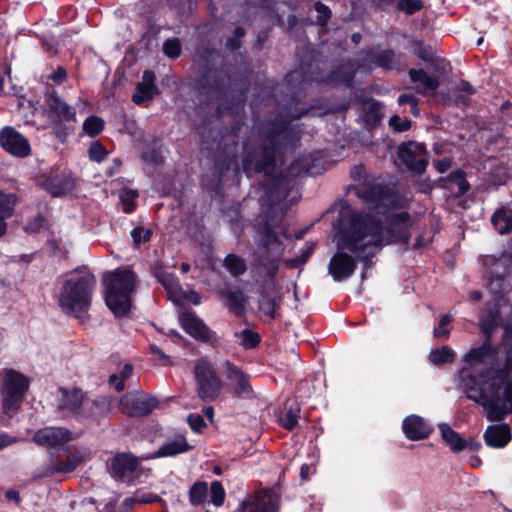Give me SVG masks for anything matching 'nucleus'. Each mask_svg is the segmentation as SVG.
Returning a JSON list of instances; mask_svg holds the SVG:
<instances>
[{
	"label": "nucleus",
	"mask_w": 512,
	"mask_h": 512,
	"mask_svg": "<svg viewBox=\"0 0 512 512\" xmlns=\"http://www.w3.org/2000/svg\"><path fill=\"white\" fill-rule=\"evenodd\" d=\"M312 157L310 155L296 159L292 162L289 168L290 176H298L301 174H308L313 168Z\"/></svg>",
	"instance_id": "38"
},
{
	"label": "nucleus",
	"mask_w": 512,
	"mask_h": 512,
	"mask_svg": "<svg viewBox=\"0 0 512 512\" xmlns=\"http://www.w3.org/2000/svg\"><path fill=\"white\" fill-rule=\"evenodd\" d=\"M163 51L170 58H177L181 54V43L179 39H168L163 44Z\"/></svg>",
	"instance_id": "47"
},
{
	"label": "nucleus",
	"mask_w": 512,
	"mask_h": 512,
	"mask_svg": "<svg viewBox=\"0 0 512 512\" xmlns=\"http://www.w3.org/2000/svg\"><path fill=\"white\" fill-rule=\"evenodd\" d=\"M187 421L191 429L195 432H200L201 429L206 426L205 421L200 414H190Z\"/></svg>",
	"instance_id": "57"
},
{
	"label": "nucleus",
	"mask_w": 512,
	"mask_h": 512,
	"mask_svg": "<svg viewBox=\"0 0 512 512\" xmlns=\"http://www.w3.org/2000/svg\"><path fill=\"white\" fill-rule=\"evenodd\" d=\"M138 191L133 189H123L120 192V199L123 203V209L126 213H130L134 208V200L138 197Z\"/></svg>",
	"instance_id": "46"
},
{
	"label": "nucleus",
	"mask_w": 512,
	"mask_h": 512,
	"mask_svg": "<svg viewBox=\"0 0 512 512\" xmlns=\"http://www.w3.org/2000/svg\"><path fill=\"white\" fill-rule=\"evenodd\" d=\"M87 398L83 397V394L79 390L65 391L63 392L62 400L58 405V410L67 412L64 416L67 417L69 414L80 415L83 409L84 403Z\"/></svg>",
	"instance_id": "25"
},
{
	"label": "nucleus",
	"mask_w": 512,
	"mask_h": 512,
	"mask_svg": "<svg viewBox=\"0 0 512 512\" xmlns=\"http://www.w3.org/2000/svg\"><path fill=\"white\" fill-rule=\"evenodd\" d=\"M108 410L109 405L106 399H87L79 416L97 421L98 418L107 413Z\"/></svg>",
	"instance_id": "28"
},
{
	"label": "nucleus",
	"mask_w": 512,
	"mask_h": 512,
	"mask_svg": "<svg viewBox=\"0 0 512 512\" xmlns=\"http://www.w3.org/2000/svg\"><path fill=\"white\" fill-rule=\"evenodd\" d=\"M398 159L412 173L422 174L428 165V156L422 144L409 141L398 147Z\"/></svg>",
	"instance_id": "11"
},
{
	"label": "nucleus",
	"mask_w": 512,
	"mask_h": 512,
	"mask_svg": "<svg viewBox=\"0 0 512 512\" xmlns=\"http://www.w3.org/2000/svg\"><path fill=\"white\" fill-rule=\"evenodd\" d=\"M429 360L435 365L450 363L454 360V352L448 346H443L440 349L432 350L429 355Z\"/></svg>",
	"instance_id": "39"
},
{
	"label": "nucleus",
	"mask_w": 512,
	"mask_h": 512,
	"mask_svg": "<svg viewBox=\"0 0 512 512\" xmlns=\"http://www.w3.org/2000/svg\"><path fill=\"white\" fill-rule=\"evenodd\" d=\"M29 387V380L21 373L8 369L5 370L2 384V406L4 413H15L24 398Z\"/></svg>",
	"instance_id": "9"
},
{
	"label": "nucleus",
	"mask_w": 512,
	"mask_h": 512,
	"mask_svg": "<svg viewBox=\"0 0 512 512\" xmlns=\"http://www.w3.org/2000/svg\"><path fill=\"white\" fill-rule=\"evenodd\" d=\"M71 439V432L65 428L47 427L38 430L33 440L42 446L55 447Z\"/></svg>",
	"instance_id": "17"
},
{
	"label": "nucleus",
	"mask_w": 512,
	"mask_h": 512,
	"mask_svg": "<svg viewBox=\"0 0 512 512\" xmlns=\"http://www.w3.org/2000/svg\"><path fill=\"white\" fill-rule=\"evenodd\" d=\"M191 449L192 446L187 443L186 439L183 436H179L160 447L153 455V458L175 456Z\"/></svg>",
	"instance_id": "29"
},
{
	"label": "nucleus",
	"mask_w": 512,
	"mask_h": 512,
	"mask_svg": "<svg viewBox=\"0 0 512 512\" xmlns=\"http://www.w3.org/2000/svg\"><path fill=\"white\" fill-rule=\"evenodd\" d=\"M150 350L152 354L163 364L167 365L169 364V356L166 355L158 346L152 344L150 345Z\"/></svg>",
	"instance_id": "58"
},
{
	"label": "nucleus",
	"mask_w": 512,
	"mask_h": 512,
	"mask_svg": "<svg viewBox=\"0 0 512 512\" xmlns=\"http://www.w3.org/2000/svg\"><path fill=\"white\" fill-rule=\"evenodd\" d=\"M151 235L152 231L150 229H143L142 227H136L131 232V236L136 246L149 241Z\"/></svg>",
	"instance_id": "51"
},
{
	"label": "nucleus",
	"mask_w": 512,
	"mask_h": 512,
	"mask_svg": "<svg viewBox=\"0 0 512 512\" xmlns=\"http://www.w3.org/2000/svg\"><path fill=\"white\" fill-rule=\"evenodd\" d=\"M136 457L127 453L115 455L110 463V470L114 478L124 479L132 475L138 468Z\"/></svg>",
	"instance_id": "19"
},
{
	"label": "nucleus",
	"mask_w": 512,
	"mask_h": 512,
	"mask_svg": "<svg viewBox=\"0 0 512 512\" xmlns=\"http://www.w3.org/2000/svg\"><path fill=\"white\" fill-rule=\"evenodd\" d=\"M224 374L235 396L241 398L253 397L254 391L248 374L229 361L224 364Z\"/></svg>",
	"instance_id": "14"
},
{
	"label": "nucleus",
	"mask_w": 512,
	"mask_h": 512,
	"mask_svg": "<svg viewBox=\"0 0 512 512\" xmlns=\"http://www.w3.org/2000/svg\"><path fill=\"white\" fill-rule=\"evenodd\" d=\"M462 385L467 397L483 407L489 421H502L512 412V381L499 370L487 369L478 377L466 375Z\"/></svg>",
	"instance_id": "3"
},
{
	"label": "nucleus",
	"mask_w": 512,
	"mask_h": 512,
	"mask_svg": "<svg viewBox=\"0 0 512 512\" xmlns=\"http://www.w3.org/2000/svg\"><path fill=\"white\" fill-rule=\"evenodd\" d=\"M225 267L233 276H238L246 271L244 261L234 254L228 255L224 260Z\"/></svg>",
	"instance_id": "41"
},
{
	"label": "nucleus",
	"mask_w": 512,
	"mask_h": 512,
	"mask_svg": "<svg viewBox=\"0 0 512 512\" xmlns=\"http://www.w3.org/2000/svg\"><path fill=\"white\" fill-rule=\"evenodd\" d=\"M484 439L488 446L502 448L511 439L510 428L507 424L490 425L484 433Z\"/></svg>",
	"instance_id": "24"
},
{
	"label": "nucleus",
	"mask_w": 512,
	"mask_h": 512,
	"mask_svg": "<svg viewBox=\"0 0 512 512\" xmlns=\"http://www.w3.org/2000/svg\"><path fill=\"white\" fill-rule=\"evenodd\" d=\"M389 124L397 132H403L410 128L411 121L408 119L402 120L398 115H394L390 118Z\"/></svg>",
	"instance_id": "56"
},
{
	"label": "nucleus",
	"mask_w": 512,
	"mask_h": 512,
	"mask_svg": "<svg viewBox=\"0 0 512 512\" xmlns=\"http://www.w3.org/2000/svg\"><path fill=\"white\" fill-rule=\"evenodd\" d=\"M105 301L115 316H125L131 308L136 276L130 270H115L104 275Z\"/></svg>",
	"instance_id": "5"
},
{
	"label": "nucleus",
	"mask_w": 512,
	"mask_h": 512,
	"mask_svg": "<svg viewBox=\"0 0 512 512\" xmlns=\"http://www.w3.org/2000/svg\"><path fill=\"white\" fill-rule=\"evenodd\" d=\"M434 67V70L440 74H444L447 71V63L444 59L433 58L431 61Z\"/></svg>",
	"instance_id": "61"
},
{
	"label": "nucleus",
	"mask_w": 512,
	"mask_h": 512,
	"mask_svg": "<svg viewBox=\"0 0 512 512\" xmlns=\"http://www.w3.org/2000/svg\"><path fill=\"white\" fill-rule=\"evenodd\" d=\"M278 503L279 497L273 490H264L242 501L237 512H276Z\"/></svg>",
	"instance_id": "13"
},
{
	"label": "nucleus",
	"mask_w": 512,
	"mask_h": 512,
	"mask_svg": "<svg viewBox=\"0 0 512 512\" xmlns=\"http://www.w3.org/2000/svg\"><path fill=\"white\" fill-rule=\"evenodd\" d=\"M300 407L295 401H287L279 416L280 424L287 430L294 429L298 424Z\"/></svg>",
	"instance_id": "32"
},
{
	"label": "nucleus",
	"mask_w": 512,
	"mask_h": 512,
	"mask_svg": "<svg viewBox=\"0 0 512 512\" xmlns=\"http://www.w3.org/2000/svg\"><path fill=\"white\" fill-rule=\"evenodd\" d=\"M351 215L353 219H361L367 222L370 221L376 227V236L380 240L377 247V253L384 245L396 241L407 243L410 238L409 214L407 212L390 215L385 224L380 218L369 213H353Z\"/></svg>",
	"instance_id": "6"
},
{
	"label": "nucleus",
	"mask_w": 512,
	"mask_h": 512,
	"mask_svg": "<svg viewBox=\"0 0 512 512\" xmlns=\"http://www.w3.org/2000/svg\"><path fill=\"white\" fill-rule=\"evenodd\" d=\"M83 462V456L80 452H69L64 461L57 462L51 459L47 474L70 473L74 471Z\"/></svg>",
	"instance_id": "27"
},
{
	"label": "nucleus",
	"mask_w": 512,
	"mask_h": 512,
	"mask_svg": "<svg viewBox=\"0 0 512 512\" xmlns=\"http://www.w3.org/2000/svg\"><path fill=\"white\" fill-rule=\"evenodd\" d=\"M409 76L412 82L419 83L415 91L421 95H427L429 91H434L439 87V81L429 76L423 69H410Z\"/></svg>",
	"instance_id": "26"
},
{
	"label": "nucleus",
	"mask_w": 512,
	"mask_h": 512,
	"mask_svg": "<svg viewBox=\"0 0 512 512\" xmlns=\"http://www.w3.org/2000/svg\"><path fill=\"white\" fill-rule=\"evenodd\" d=\"M375 229L372 222L353 219L352 215L342 222L334 237L336 252L328 264V273L335 281L349 278L355 272L357 260L369 267L380 243Z\"/></svg>",
	"instance_id": "2"
},
{
	"label": "nucleus",
	"mask_w": 512,
	"mask_h": 512,
	"mask_svg": "<svg viewBox=\"0 0 512 512\" xmlns=\"http://www.w3.org/2000/svg\"><path fill=\"white\" fill-rule=\"evenodd\" d=\"M96 283L95 276L89 273L67 279L59 293V306L63 312L82 318L90 308Z\"/></svg>",
	"instance_id": "4"
},
{
	"label": "nucleus",
	"mask_w": 512,
	"mask_h": 512,
	"mask_svg": "<svg viewBox=\"0 0 512 512\" xmlns=\"http://www.w3.org/2000/svg\"><path fill=\"white\" fill-rule=\"evenodd\" d=\"M398 104L399 105H404V104L414 105V104H418V99L412 94H401L398 97Z\"/></svg>",
	"instance_id": "62"
},
{
	"label": "nucleus",
	"mask_w": 512,
	"mask_h": 512,
	"mask_svg": "<svg viewBox=\"0 0 512 512\" xmlns=\"http://www.w3.org/2000/svg\"><path fill=\"white\" fill-rule=\"evenodd\" d=\"M210 497L211 502L217 507H220L224 503L225 490L219 481H214L211 483Z\"/></svg>",
	"instance_id": "45"
},
{
	"label": "nucleus",
	"mask_w": 512,
	"mask_h": 512,
	"mask_svg": "<svg viewBox=\"0 0 512 512\" xmlns=\"http://www.w3.org/2000/svg\"><path fill=\"white\" fill-rule=\"evenodd\" d=\"M483 263L491 268L488 288L495 298L501 297L512 286L511 280L507 279L505 271L512 263V254L504 252L499 258L485 256Z\"/></svg>",
	"instance_id": "10"
},
{
	"label": "nucleus",
	"mask_w": 512,
	"mask_h": 512,
	"mask_svg": "<svg viewBox=\"0 0 512 512\" xmlns=\"http://www.w3.org/2000/svg\"><path fill=\"white\" fill-rule=\"evenodd\" d=\"M413 52L424 61H432L433 60V51L430 46H426L421 41L413 42Z\"/></svg>",
	"instance_id": "50"
},
{
	"label": "nucleus",
	"mask_w": 512,
	"mask_h": 512,
	"mask_svg": "<svg viewBox=\"0 0 512 512\" xmlns=\"http://www.w3.org/2000/svg\"><path fill=\"white\" fill-rule=\"evenodd\" d=\"M450 188L457 187L456 195L460 196L465 194L469 189V183L464 177L463 172L455 171L450 175Z\"/></svg>",
	"instance_id": "43"
},
{
	"label": "nucleus",
	"mask_w": 512,
	"mask_h": 512,
	"mask_svg": "<svg viewBox=\"0 0 512 512\" xmlns=\"http://www.w3.org/2000/svg\"><path fill=\"white\" fill-rule=\"evenodd\" d=\"M398 8L411 14L422 8V2L420 0H400Z\"/></svg>",
	"instance_id": "55"
},
{
	"label": "nucleus",
	"mask_w": 512,
	"mask_h": 512,
	"mask_svg": "<svg viewBox=\"0 0 512 512\" xmlns=\"http://www.w3.org/2000/svg\"><path fill=\"white\" fill-rule=\"evenodd\" d=\"M368 59L376 66L387 70H402L405 67L401 55H396L392 50H382L369 54Z\"/></svg>",
	"instance_id": "23"
},
{
	"label": "nucleus",
	"mask_w": 512,
	"mask_h": 512,
	"mask_svg": "<svg viewBox=\"0 0 512 512\" xmlns=\"http://www.w3.org/2000/svg\"><path fill=\"white\" fill-rule=\"evenodd\" d=\"M494 354V349L491 347L489 340L486 339L482 346L471 349L470 352L466 354L465 361L471 365L485 363L487 360H493Z\"/></svg>",
	"instance_id": "31"
},
{
	"label": "nucleus",
	"mask_w": 512,
	"mask_h": 512,
	"mask_svg": "<svg viewBox=\"0 0 512 512\" xmlns=\"http://www.w3.org/2000/svg\"><path fill=\"white\" fill-rule=\"evenodd\" d=\"M196 391L204 402L215 401L221 392L223 382L214 366L207 360H198L194 366Z\"/></svg>",
	"instance_id": "8"
},
{
	"label": "nucleus",
	"mask_w": 512,
	"mask_h": 512,
	"mask_svg": "<svg viewBox=\"0 0 512 512\" xmlns=\"http://www.w3.org/2000/svg\"><path fill=\"white\" fill-rule=\"evenodd\" d=\"M454 91L455 92L465 93L467 96L472 95L475 92V90L472 87V85L469 82L465 81V80H461L458 83V85L456 86V88L454 89Z\"/></svg>",
	"instance_id": "59"
},
{
	"label": "nucleus",
	"mask_w": 512,
	"mask_h": 512,
	"mask_svg": "<svg viewBox=\"0 0 512 512\" xmlns=\"http://www.w3.org/2000/svg\"><path fill=\"white\" fill-rule=\"evenodd\" d=\"M245 143L246 157L242 161V170L251 176L264 172L263 187L272 202H278L288 195V183L281 176L271 174L275 164V151L280 146L292 144L293 130L284 122L262 123L256 127Z\"/></svg>",
	"instance_id": "1"
},
{
	"label": "nucleus",
	"mask_w": 512,
	"mask_h": 512,
	"mask_svg": "<svg viewBox=\"0 0 512 512\" xmlns=\"http://www.w3.org/2000/svg\"><path fill=\"white\" fill-rule=\"evenodd\" d=\"M498 312L496 310L487 311L486 315H483L480 320V326L486 339L490 340V335L497 326Z\"/></svg>",
	"instance_id": "40"
},
{
	"label": "nucleus",
	"mask_w": 512,
	"mask_h": 512,
	"mask_svg": "<svg viewBox=\"0 0 512 512\" xmlns=\"http://www.w3.org/2000/svg\"><path fill=\"white\" fill-rule=\"evenodd\" d=\"M451 164H452V160L450 158L446 157V158L436 161L435 167L439 173H444L451 167Z\"/></svg>",
	"instance_id": "60"
},
{
	"label": "nucleus",
	"mask_w": 512,
	"mask_h": 512,
	"mask_svg": "<svg viewBox=\"0 0 512 512\" xmlns=\"http://www.w3.org/2000/svg\"><path fill=\"white\" fill-rule=\"evenodd\" d=\"M45 106L49 117L56 123L75 120V109L62 100L56 93H51L46 98Z\"/></svg>",
	"instance_id": "16"
},
{
	"label": "nucleus",
	"mask_w": 512,
	"mask_h": 512,
	"mask_svg": "<svg viewBox=\"0 0 512 512\" xmlns=\"http://www.w3.org/2000/svg\"><path fill=\"white\" fill-rule=\"evenodd\" d=\"M88 154L91 160L101 162L105 158L107 152L102 144L99 142H93L88 149Z\"/></svg>",
	"instance_id": "52"
},
{
	"label": "nucleus",
	"mask_w": 512,
	"mask_h": 512,
	"mask_svg": "<svg viewBox=\"0 0 512 512\" xmlns=\"http://www.w3.org/2000/svg\"><path fill=\"white\" fill-rule=\"evenodd\" d=\"M180 322L184 330L192 337L202 340H208L210 338V330L194 313H183L180 316Z\"/></svg>",
	"instance_id": "21"
},
{
	"label": "nucleus",
	"mask_w": 512,
	"mask_h": 512,
	"mask_svg": "<svg viewBox=\"0 0 512 512\" xmlns=\"http://www.w3.org/2000/svg\"><path fill=\"white\" fill-rule=\"evenodd\" d=\"M66 77L67 73L63 67H58L57 70L51 75V79L57 83L63 82Z\"/></svg>",
	"instance_id": "63"
},
{
	"label": "nucleus",
	"mask_w": 512,
	"mask_h": 512,
	"mask_svg": "<svg viewBox=\"0 0 512 512\" xmlns=\"http://www.w3.org/2000/svg\"><path fill=\"white\" fill-rule=\"evenodd\" d=\"M223 296L227 299V306L233 314L240 315L243 312L247 298L242 291L229 290L223 292Z\"/></svg>",
	"instance_id": "35"
},
{
	"label": "nucleus",
	"mask_w": 512,
	"mask_h": 512,
	"mask_svg": "<svg viewBox=\"0 0 512 512\" xmlns=\"http://www.w3.org/2000/svg\"><path fill=\"white\" fill-rule=\"evenodd\" d=\"M156 405L155 398L142 392L127 393L120 401L122 412L132 417L146 416L152 412Z\"/></svg>",
	"instance_id": "12"
},
{
	"label": "nucleus",
	"mask_w": 512,
	"mask_h": 512,
	"mask_svg": "<svg viewBox=\"0 0 512 512\" xmlns=\"http://www.w3.org/2000/svg\"><path fill=\"white\" fill-rule=\"evenodd\" d=\"M156 277L159 280V282L162 283V285L167 290L170 298L177 304H180V299L177 297V294L181 292V289L175 279V277L167 272L164 271H158L156 272Z\"/></svg>",
	"instance_id": "36"
},
{
	"label": "nucleus",
	"mask_w": 512,
	"mask_h": 512,
	"mask_svg": "<svg viewBox=\"0 0 512 512\" xmlns=\"http://www.w3.org/2000/svg\"><path fill=\"white\" fill-rule=\"evenodd\" d=\"M314 248H315V244L314 243L307 244L306 248L303 250V252L299 256L300 262H302L303 264L306 263L308 258L313 253Z\"/></svg>",
	"instance_id": "64"
},
{
	"label": "nucleus",
	"mask_w": 512,
	"mask_h": 512,
	"mask_svg": "<svg viewBox=\"0 0 512 512\" xmlns=\"http://www.w3.org/2000/svg\"><path fill=\"white\" fill-rule=\"evenodd\" d=\"M17 201L16 194L4 193L0 190V216L4 221L12 216Z\"/></svg>",
	"instance_id": "37"
},
{
	"label": "nucleus",
	"mask_w": 512,
	"mask_h": 512,
	"mask_svg": "<svg viewBox=\"0 0 512 512\" xmlns=\"http://www.w3.org/2000/svg\"><path fill=\"white\" fill-rule=\"evenodd\" d=\"M259 310L269 318H274L275 301L272 297L264 294L259 300Z\"/></svg>",
	"instance_id": "49"
},
{
	"label": "nucleus",
	"mask_w": 512,
	"mask_h": 512,
	"mask_svg": "<svg viewBox=\"0 0 512 512\" xmlns=\"http://www.w3.org/2000/svg\"><path fill=\"white\" fill-rule=\"evenodd\" d=\"M155 74L150 70L143 72L142 81L137 83L136 91L132 96V100L135 104L141 105L153 98L154 93L157 91V87L154 84Z\"/></svg>",
	"instance_id": "20"
},
{
	"label": "nucleus",
	"mask_w": 512,
	"mask_h": 512,
	"mask_svg": "<svg viewBox=\"0 0 512 512\" xmlns=\"http://www.w3.org/2000/svg\"><path fill=\"white\" fill-rule=\"evenodd\" d=\"M359 197L369 202H380L386 194V188L375 182H368L358 188Z\"/></svg>",
	"instance_id": "33"
},
{
	"label": "nucleus",
	"mask_w": 512,
	"mask_h": 512,
	"mask_svg": "<svg viewBox=\"0 0 512 512\" xmlns=\"http://www.w3.org/2000/svg\"><path fill=\"white\" fill-rule=\"evenodd\" d=\"M0 144L11 155L24 158L31 152L28 140L12 127H5L0 133Z\"/></svg>",
	"instance_id": "15"
},
{
	"label": "nucleus",
	"mask_w": 512,
	"mask_h": 512,
	"mask_svg": "<svg viewBox=\"0 0 512 512\" xmlns=\"http://www.w3.org/2000/svg\"><path fill=\"white\" fill-rule=\"evenodd\" d=\"M240 335L242 338L241 345L246 349L253 348L260 342V335L249 329L243 330Z\"/></svg>",
	"instance_id": "48"
},
{
	"label": "nucleus",
	"mask_w": 512,
	"mask_h": 512,
	"mask_svg": "<svg viewBox=\"0 0 512 512\" xmlns=\"http://www.w3.org/2000/svg\"><path fill=\"white\" fill-rule=\"evenodd\" d=\"M208 488L207 484L203 482H197L195 483L189 492L190 495V502L193 505H200L204 502L206 496H207Z\"/></svg>",
	"instance_id": "42"
},
{
	"label": "nucleus",
	"mask_w": 512,
	"mask_h": 512,
	"mask_svg": "<svg viewBox=\"0 0 512 512\" xmlns=\"http://www.w3.org/2000/svg\"><path fill=\"white\" fill-rule=\"evenodd\" d=\"M432 431L433 427L420 416L411 415L406 417L403 421V432L410 440L418 441L426 439Z\"/></svg>",
	"instance_id": "18"
},
{
	"label": "nucleus",
	"mask_w": 512,
	"mask_h": 512,
	"mask_svg": "<svg viewBox=\"0 0 512 512\" xmlns=\"http://www.w3.org/2000/svg\"><path fill=\"white\" fill-rule=\"evenodd\" d=\"M41 185L52 196H61L71 192L75 187V182L70 176L62 174L45 178Z\"/></svg>",
	"instance_id": "22"
},
{
	"label": "nucleus",
	"mask_w": 512,
	"mask_h": 512,
	"mask_svg": "<svg viewBox=\"0 0 512 512\" xmlns=\"http://www.w3.org/2000/svg\"><path fill=\"white\" fill-rule=\"evenodd\" d=\"M104 122L97 116L88 117L84 124L83 130L90 136H96L103 130Z\"/></svg>",
	"instance_id": "44"
},
{
	"label": "nucleus",
	"mask_w": 512,
	"mask_h": 512,
	"mask_svg": "<svg viewBox=\"0 0 512 512\" xmlns=\"http://www.w3.org/2000/svg\"><path fill=\"white\" fill-rule=\"evenodd\" d=\"M280 226H272L269 222L263 223L258 228L257 260L259 265L266 269L269 276L273 277L279 268V261L283 254V246L277 235Z\"/></svg>",
	"instance_id": "7"
},
{
	"label": "nucleus",
	"mask_w": 512,
	"mask_h": 512,
	"mask_svg": "<svg viewBox=\"0 0 512 512\" xmlns=\"http://www.w3.org/2000/svg\"><path fill=\"white\" fill-rule=\"evenodd\" d=\"M451 320L452 318L448 314L441 318L438 327H436L433 332L436 338H447L449 336V330L445 329V327L451 322Z\"/></svg>",
	"instance_id": "53"
},
{
	"label": "nucleus",
	"mask_w": 512,
	"mask_h": 512,
	"mask_svg": "<svg viewBox=\"0 0 512 512\" xmlns=\"http://www.w3.org/2000/svg\"><path fill=\"white\" fill-rule=\"evenodd\" d=\"M314 8L318 13L317 24L324 26L331 15L329 8L321 2H316Z\"/></svg>",
	"instance_id": "54"
},
{
	"label": "nucleus",
	"mask_w": 512,
	"mask_h": 512,
	"mask_svg": "<svg viewBox=\"0 0 512 512\" xmlns=\"http://www.w3.org/2000/svg\"><path fill=\"white\" fill-rule=\"evenodd\" d=\"M439 430L442 440L450 447L453 452H460L466 448V441L454 431L448 424H439Z\"/></svg>",
	"instance_id": "30"
},
{
	"label": "nucleus",
	"mask_w": 512,
	"mask_h": 512,
	"mask_svg": "<svg viewBox=\"0 0 512 512\" xmlns=\"http://www.w3.org/2000/svg\"><path fill=\"white\" fill-rule=\"evenodd\" d=\"M495 229L500 234H507L512 230V210L501 208L494 213L491 219Z\"/></svg>",
	"instance_id": "34"
}]
</instances>
